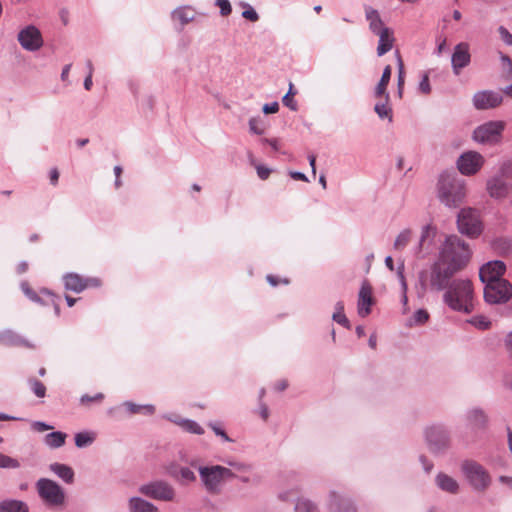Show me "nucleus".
<instances>
[{
	"label": "nucleus",
	"instance_id": "nucleus-23",
	"mask_svg": "<svg viewBox=\"0 0 512 512\" xmlns=\"http://www.w3.org/2000/svg\"><path fill=\"white\" fill-rule=\"evenodd\" d=\"M129 510L130 512H159L154 504L140 497H132L129 499Z\"/></svg>",
	"mask_w": 512,
	"mask_h": 512
},
{
	"label": "nucleus",
	"instance_id": "nucleus-38",
	"mask_svg": "<svg viewBox=\"0 0 512 512\" xmlns=\"http://www.w3.org/2000/svg\"><path fill=\"white\" fill-rule=\"evenodd\" d=\"M429 319V314L425 309H418L413 317L409 320L408 324L410 326L413 325H422L427 322Z\"/></svg>",
	"mask_w": 512,
	"mask_h": 512
},
{
	"label": "nucleus",
	"instance_id": "nucleus-21",
	"mask_svg": "<svg viewBox=\"0 0 512 512\" xmlns=\"http://www.w3.org/2000/svg\"><path fill=\"white\" fill-rule=\"evenodd\" d=\"M365 15L367 21L369 22V29L371 30L372 33L377 34L382 30L388 28L384 26L383 21L381 20V17L379 15V12L376 9L372 7H366Z\"/></svg>",
	"mask_w": 512,
	"mask_h": 512
},
{
	"label": "nucleus",
	"instance_id": "nucleus-5",
	"mask_svg": "<svg viewBox=\"0 0 512 512\" xmlns=\"http://www.w3.org/2000/svg\"><path fill=\"white\" fill-rule=\"evenodd\" d=\"M458 231L469 238H477L483 231L480 214L476 209L466 207L459 211L457 216Z\"/></svg>",
	"mask_w": 512,
	"mask_h": 512
},
{
	"label": "nucleus",
	"instance_id": "nucleus-60",
	"mask_svg": "<svg viewBox=\"0 0 512 512\" xmlns=\"http://www.w3.org/2000/svg\"><path fill=\"white\" fill-rule=\"evenodd\" d=\"M501 60H502L503 65L508 68L509 77H512V61H511V59L508 56L503 55L501 57Z\"/></svg>",
	"mask_w": 512,
	"mask_h": 512
},
{
	"label": "nucleus",
	"instance_id": "nucleus-30",
	"mask_svg": "<svg viewBox=\"0 0 512 512\" xmlns=\"http://www.w3.org/2000/svg\"><path fill=\"white\" fill-rule=\"evenodd\" d=\"M173 17L178 19L182 25L191 22L195 17V12L190 6H183L173 11Z\"/></svg>",
	"mask_w": 512,
	"mask_h": 512
},
{
	"label": "nucleus",
	"instance_id": "nucleus-4",
	"mask_svg": "<svg viewBox=\"0 0 512 512\" xmlns=\"http://www.w3.org/2000/svg\"><path fill=\"white\" fill-rule=\"evenodd\" d=\"M201 481L208 492H219L225 479L237 476L232 469L220 465L206 466L199 468Z\"/></svg>",
	"mask_w": 512,
	"mask_h": 512
},
{
	"label": "nucleus",
	"instance_id": "nucleus-24",
	"mask_svg": "<svg viewBox=\"0 0 512 512\" xmlns=\"http://www.w3.org/2000/svg\"><path fill=\"white\" fill-rule=\"evenodd\" d=\"M383 101L377 102L374 106V111L381 119H387L389 122L392 121V108L389 105V94H385L381 97Z\"/></svg>",
	"mask_w": 512,
	"mask_h": 512
},
{
	"label": "nucleus",
	"instance_id": "nucleus-44",
	"mask_svg": "<svg viewBox=\"0 0 512 512\" xmlns=\"http://www.w3.org/2000/svg\"><path fill=\"white\" fill-rule=\"evenodd\" d=\"M397 275H398V278H399V281H400V284H401V287H402V291H403L402 303H403L404 306H406L407 305V301H408V298H407V295H406L407 283H406V280H405V277H404V265L403 264H401L397 268Z\"/></svg>",
	"mask_w": 512,
	"mask_h": 512
},
{
	"label": "nucleus",
	"instance_id": "nucleus-64",
	"mask_svg": "<svg viewBox=\"0 0 512 512\" xmlns=\"http://www.w3.org/2000/svg\"><path fill=\"white\" fill-rule=\"evenodd\" d=\"M499 480L500 482H502L503 484L507 485L509 488L512 489V477L501 476Z\"/></svg>",
	"mask_w": 512,
	"mask_h": 512
},
{
	"label": "nucleus",
	"instance_id": "nucleus-31",
	"mask_svg": "<svg viewBox=\"0 0 512 512\" xmlns=\"http://www.w3.org/2000/svg\"><path fill=\"white\" fill-rule=\"evenodd\" d=\"M95 436L96 435L94 432H89V431L79 432L75 435V445L78 448L87 447L93 443V441L95 440Z\"/></svg>",
	"mask_w": 512,
	"mask_h": 512
},
{
	"label": "nucleus",
	"instance_id": "nucleus-39",
	"mask_svg": "<svg viewBox=\"0 0 512 512\" xmlns=\"http://www.w3.org/2000/svg\"><path fill=\"white\" fill-rule=\"evenodd\" d=\"M436 234V228L430 224L425 225L421 230V236L419 240L420 248L424 245L427 240H432Z\"/></svg>",
	"mask_w": 512,
	"mask_h": 512
},
{
	"label": "nucleus",
	"instance_id": "nucleus-12",
	"mask_svg": "<svg viewBox=\"0 0 512 512\" xmlns=\"http://www.w3.org/2000/svg\"><path fill=\"white\" fill-rule=\"evenodd\" d=\"M20 46L28 52H36L40 50L44 44V40L40 30L34 25H27L22 28L17 35Z\"/></svg>",
	"mask_w": 512,
	"mask_h": 512
},
{
	"label": "nucleus",
	"instance_id": "nucleus-62",
	"mask_svg": "<svg viewBox=\"0 0 512 512\" xmlns=\"http://www.w3.org/2000/svg\"><path fill=\"white\" fill-rule=\"evenodd\" d=\"M71 67L72 65L71 64H66L63 69H62V72H61V79L63 81H66L68 79V76H69V72L71 70Z\"/></svg>",
	"mask_w": 512,
	"mask_h": 512
},
{
	"label": "nucleus",
	"instance_id": "nucleus-56",
	"mask_svg": "<svg viewBox=\"0 0 512 512\" xmlns=\"http://www.w3.org/2000/svg\"><path fill=\"white\" fill-rule=\"evenodd\" d=\"M263 112L265 114H273L276 113L279 110V104L278 102L274 101L272 103L264 104L262 108Z\"/></svg>",
	"mask_w": 512,
	"mask_h": 512
},
{
	"label": "nucleus",
	"instance_id": "nucleus-37",
	"mask_svg": "<svg viewBox=\"0 0 512 512\" xmlns=\"http://www.w3.org/2000/svg\"><path fill=\"white\" fill-rule=\"evenodd\" d=\"M472 326L479 330H487L491 327V321L483 315H476L468 320Z\"/></svg>",
	"mask_w": 512,
	"mask_h": 512
},
{
	"label": "nucleus",
	"instance_id": "nucleus-57",
	"mask_svg": "<svg viewBox=\"0 0 512 512\" xmlns=\"http://www.w3.org/2000/svg\"><path fill=\"white\" fill-rule=\"evenodd\" d=\"M501 171L503 175H506L512 179V161H506L501 164Z\"/></svg>",
	"mask_w": 512,
	"mask_h": 512
},
{
	"label": "nucleus",
	"instance_id": "nucleus-6",
	"mask_svg": "<svg viewBox=\"0 0 512 512\" xmlns=\"http://www.w3.org/2000/svg\"><path fill=\"white\" fill-rule=\"evenodd\" d=\"M505 126V122L501 120L488 121L474 129L472 138L480 144H498L501 142Z\"/></svg>",
	"mask_w": 512,
	"mask_h": 512
},
{
	"label": "nucleus",
	"instance_id": "nucleus-32",
	"mask_svg": "<svg viewBox=\"0 0 512 512\" xmlns=\"http://www.w3.org/2000/svg\"><path fill=\"white\" fill-rule=\"evenodd\" d=\"M130 413L132 414H135V413H143V414H148V415H151L154 413L155 411V407L151 404H147V405H136L132 402H124L123 404Z\"/></svg>",
	"mask_w": 512,
	"mask_h": 512
},
{
	"label": "nucleus",
	"instance_id": "nucleus-9",
	"mask_svg": "<svg viewBox=\"0 0 512 512\" xmlns=\"http://www.w3.org/2000/svg\"><path fill=\"white\" fill-rule=\"evenodd\" d=\"M39 496L49 505H62L65 500V494L62 488L54 481L41 478L36 483Z\"/></svg>",
	"mask_w": 512,
	"mask_h": 512
},
{
	"label": "nucleus",
	"instance_id": "nucleus-46",
	"mask_svg": "<svg viewBox=\"0 0 512 512\" xmlns=\"http://www.w3.org/2000/svg\"><path fill=\"white\" fill-rule=\"evenodd\" d=\"M19 466H20V464H19L18 460L0 453V468H14L15 469V468H18Z\"/></svg>",
	"mask_w": 512,
	"mask_h": 512
},
{
	"label": "nucleus",
	"instance_id": "nucleus-47",
	"mask_svg": "<svg viewBox=\"0 0 512 512\" xmlns=\"http://www.w3.org/2000/svg\"><path fill=\"white\" fill-rule=\"evenodd\" d=\"M31 388L37 397L43 398L45 396L46 388L40 381H38V380L31 381Z\"/></svg>",
	"mask_w": 512,
	"mask_h": 512
},
{
	"label": "nucleus",
	"instance_id": "nucleus-26",
	"mask_svg": "<svg viewBox=\"0 0 512 512\" xmlns=\"http://www.w3.org/2000/svg\"><path fill=\"white\" fill-rule=\"evenodd\" d=\"M391 74H392L391 66L387 65L383 70L380 81L378 82V84L375 87V91H374L375 97H382L383 95L388 94L386 89H387L388 83L391 79Z\"/></svg>",
	"mask_w": 512,
	"mask_h": 512
},
{
	"label": "nucleus",
	"instance_id": "nucleus-17",
	"mask_svg": "<svg viewBox=\"0 0 512 512\" xmlns=\"http://www.w3.org/2000/svg\"><path fill=\"white\" fill-rule=\"evenodd\" d=\"M64 285L67 290L80 293L87 287L98 286L99 281L93 278L83 279L78 274L69 273L64 276Z\"/></svg>",
	"mask_w": 512,
	"mask_h": 512
},
{
	"label": "nucleus",
	"instance_id": "nucleus-16",
	"mask_svg": "<svg viewBox=\"0 0 512 512\" xmlns=\"http://www.w3.org/2000/svg\"><path fill=\"white\" fill-rule=\"evenodd\" d=\"M470 59L469 45L465 42L457 44L451 57V64L454 73L458 75L460 70L470 63Z\"/></svg>",
	"mask_w": 512,
	"mask_h": 512
},
{
	"label": "nucleus",
	"instance_id": "nucleus-59",
	"mask_svg": "<svg viewBox=\"0 0 512 512\" xmlns=\"http://www.w3.org/2000/svg\"><path fill=\"white\" fill-rule=\"evenodd\" d=\"M211 428L213 429L215 434L220 436L224 441H226V442L231 441V439L228 437V435L222 429L217 427L216 425H211Z\"/></svg>",
	"mask_w": 512,
	"mask_h": 512
},
{
	"label": "nucleus",
	"instance_id": "nucleus-29",
	"mask_svg": "<svg viewBox=\"0 0 512 512\" xmlns=\"http://www.w3.org/2000/svg\"><path fill=\"white\" fill-rule=\"evenodd\" d=\"M50 469L54 472L58 477L63 479L67 483H71L73 481L74 472L73 470L64 464L54 463L50 465Z\"/></svg>",
	"mask_w": 512,
	"mask_h": 512
},
{
	"label": "nucleus",
	"instance_id": "nucleus-2",
	"mask_svg": "<svg viewBox=\"0 0 512 512\" xmlns=\"http://www.w3.org/2000/svg\"><path fill=\"white\" fill-rule=\"evenodd\" d=\"M466 183L455 173L443 172L437 182V198L448 208H456L466 198Z\"/></svg>",
	"mask_w": 512,
	"mask_h": 512
},
{
	"label": "nucleus",
	"instance_id": "nucleus-28",
	"mask_svg": "<svg viewBox=\"0 0 512 512\" xmlns=\"http://www.w3.org/2000/svg\"><path fill=\"white\" fill-rule=\"evenodd\" d=\"M66 437L65 433L54 431L45 436L44 443L53 449L60 448L65 444Z\"/></svg>",
	"mask_w": 512,
	"mask_h": 512
},
{
	"label": "nucleus",
	"instance_id": "nucleus-40",
	"mask_svg": "<svg viewBox=\"0 0 512 512\" xmlns=\"http://www.w3.org/2000/svg\"><path fill=\"white\" fill-rule=\"evenodd\" d=\"M249 130L256 135H263L265 133V126L259 117H252L249 120Z\"/></svg>",
	"mask_w": 512,
	"mask_h": 512
},
{
	"label": "nucleus",
	"instance_id": "nucleus-43",
	"mask_svg": "<svg viewBox=\"0 0 512 512\" xmlns=\"http://www.w3.org/2000/svg\"><path fill=\"white\" fill-rule=\"evenodd\" d=\"M397 66H398V94L401 97L403 92V86H404V64L402 61V58L399 54H397Z\"/></svg>",
	"mask_w": 512,
	"mask_h": 512
},
{
	"label": "nucleus",
	"instance_id": "nucleus-22",
	"mask_svg": "<svg viewBox=\"0 0 512 512\" xmlns=\"http://www.w3.org/2000/svg\"><path fill=\"white\" fill-rule=\"evenodd\" d=\"M436 484L441 490L448 493H457L459 489L458 482L451 476L444 473H439L436 476Z\"/></svg>",
	"mask_w": 512,
	"mask_h": 512
},
{
	"label": "nucleus",
	"instance_id": "nucleus-14",
	"mask_svg": "<svg viewBox=\"0 0 512 512\" xmlns=\"http://www.w3.org/2000/svg\"><path fill=\"white\" fill-rule=\"evenodd\" d=\"M505 270L506 266L504 262L500 260L490 261L480 268L479 277L484 284L492 281H503L502 275Z\"/></svg>",
	"mask_w": 512,
	"mask_h": 512
},
{
	"label": "nucleus",
	"instance_id": "nucleus-45",
	"mask_svg": "<svg viewBox=\"0 0 512 512\" xmlns=\"http://www.w3.org/2000/svg\"><path fill=\"white\" fill-rule=\"evenodd\" d=\"M180 424L186 431L190 433L203 434L202 427L193 420H183Z\"/></svg>",
	"mask_w": 512,
	"mask_h": 512
},
{
	"label": "nucleus",
	"instance_id": "nucleus-8",
	"mask_svg": "<svg viewBox=\"0 0 512 512\" xmlns=\"http://www.w3.org/2000/svg\"><path fill=\"white\" fill-rule=\"evenodd\" d=\"M512 298V285L508 280L485 284L484 299L489 304H504Z\"/></svg>",
	"mask_w": 512,
	"mask_h": 512
},
{
	"label": "nucleus",
	"instance_id": "nucleus-20",
	"mask_svg": "<svg viewBox=\"0 0 512 512\" xmlns=\"http://www.w3.org/2000/svg\"><path fill=\"white\" fill-rule=\"evenodd\" d=\"M376 35L379 36L377 55L382 56L385 53L389 52L393 47L395 40L393 36V31L390 28H387L377 33Z\"/></svg>",
	"mask_w": 512,
	"mask_h": 512
},
{
	"label": "nucleus",
	"instance_id": "nucleus-61",
	"mask_svg": "<svg viewBox=\"0 0 512 512\" xmlns=\"http://www.w3.org/2000/svg\"><path fill=\"white\" fill-rule=\"evenodd\" d=\"M290 176L295 180H300V181H304V182L308 181V178L306 177V175L299 171H291Z\"/></svg>",
	"mask_w": 512,
	"mask_h": 512
},
{
	"label": "nucleus",
	"instance_id": "nucleus-51",
	"mask_svg": "<svg viewBox=\"0 0 512 512\" xmlns=\"http://www.w3.org/2000/svg\"><path fill=\"white\" fill-rule=\"evenodd\" d=\"M469 417L475 423V425H480L485 422V415L480 410L471 411Z\"/></svg>",
	"mask_w": 512,
	"mask_h": 512
},
{
	"label": "nucleus",
	"instance_id": "nucleus-36",
	"mask_svg": "<svg viewBox=\"0 0 512 512\" xmlns=\"http://www.w3.org/2000/svg\"><path fill=\"white\" fill-rule=\"evenodd\" d=\"M330 510L331 512H354V510L346 503H343L336 494H332Z\"/></svg>",
	"mask_w": 512,
	"mask_h": 512
},
{
	"label": "nucleus",
	"instance_id": "nucleus-50",
	"mask_svg": "<svg viewBox=\"0 0 512 512\" xmlns=\"http://www.w3.org/2000/svg\"><path fill=\"white\" fill-rule=\"evenodd\" d=\"M104 399V394L97 393L94 396L83 395L80 398V403L83 405H89L91 402H101Z\"/></svg>",
	"mask_w": 512,
	"mask_h": 512
},
{
	"label": "nucleus",
	"instance_id": "nucleus-25",
	"mask_svg": "<svg viewBox=\"0 0 512 512\" xmlns=\"http://www.w3.org/2000/svg\"><path fill=\"white\" fill-rule=\"evenodd\" d=\"M228 465L233 468L232 472L237 475L234 476L233 478H240L244 482L254 480L253 477L249 476L252 470V467L250 465L238 462H228Z\"/></svg>",
	"mask_w": 512,
	"mask_h": 512
},
{
	"label": "nucleus",
	"instance_id": "nucleus-1",
	"mask_svg": "<svg viewBox=\"0 0 512 512\" xmlns=\"http://www.w3.org/2000/svg\"><path fill=\"white\" fill-rule=\"evenodd\" d=\"M472 257L470 245L457 235H448L439 249L431 268L430 286L436 291L445 289L454 274L463 270Z\"/></svg>",
	"mask_w": 512,
	"mask_h": 512
},
{
	"label": "nucleus",
	"instance_id": "nucleus-42",
	"mask_svg": "<svg viewBox=\"0 0 512 512\" xmlns=\"http://www.w3.org/2000/svg\"><path fill=\"white\" fill-rule=\"evenodd\" d=\"M19 341V337L10 330H6L0 333V343L2 344L13 345L18 344Z\"/></svg>",
	"mask_w": 512,
	"mask_h": 512
},
{
	"label": "nucleus",
	"instance_id": "nucleus-54",
	"mask_svg": "<svg viewBox=\"0 0 512 512\" xmlns=\"http://www.w3.org/2000/svg\"><path fill=\"white\" fill-rule=\"evenodd\" d=\"M31 427H32V429L34 431H37V432H44V431L52 430L53 429V426L48 425V424H46L45 422H42V421H34V422H32Z\"/></svg>",
	"mask_w": 512,
	"mask_h": 512
},
{
	"label": "nucleus",
	"instance_id": "nucleus-33",
	"mask_svg": "<svg viewBox=\"0 0 512 512\" xmlns=\"http://www.w3.org/2000/svg\"><path fill=\"white\" fill-rule=\"evenodd\" d=\"M438 438L440 442L444 443L446 436L438 427H430L426 430V439L430 444H437Z\"/></svg>",
	"mask_w": 512,
	"mask_h": 512
},
{
	"label": "nucleus",
	"instance_id": "nucleus-3",
	"mask_svg": "<svg viewBox=\"0 0 512 512\" xmlns=\"http://www.w3.org/2000/svg\"><path fill=\"white\" fill-rule=\"evenodd\" d=\"M444 302L454 311L471 313L474 310V293L468 279H457L445 287Z\"/></svg>",
	"mask_w": 512,
	"mask_h": 512
},
{
	"label": "nucleus",
	"instance_id": "nucleus-18",
	"mask_svg": "<svg viewBox=\"0 0 512 512\" xmlns=\"http://www.w3.org/2000/svg\"><path fill=\"white\" fill-rule=\"evenodd\" d=\"M372 303H373L372 288L367 281H364L361 284L359 294H358V302H357L358 314L361 317H366L371 312Z\"/></svg>",
	"mask_w": 512,
	"mask_h": 512
},
{
	"label": "nucleus",
	"instance_id": "nucleus-19",
	"mask_svg": "<svg viewBox=\"0 0 512 512\" xmlns=\"http://www.w3.org/2000/svg\"><path fill=\"white\" fill-rule=\"evenodd\" d=\"M167 474L180 484H189L196 480L195 473L188 467L172 463L167 466Z\"/></svg>",
	"mask_w": 512,
	"mask_h": 512
},
{
	"label": "nucleus",
	"instance_id": "nucleus-34",
	"mask_svg": "<svg viewBox=\"0 0 512 512\" xmlns=\"http://www.w3.org/2000/svg\"><path fill=\"white\" fill-rule=\"evenodd\" d=\"M411 236H412V232L410 229H404L402 230L396 237L395 241H394V248L396 250H402L404 249L407 244L409 243L410 239H411Z\"/></svg>",
	"mask_w": 512,
	"mask_h": 512
},
{
	"label": "nucleus",
	"instance_id": "nucleus-13",
	"mask_svg": "<svg viewBox=\"0 0 512 512\" xmlns=\"http://www.w3.org/2000/svg\"><path fill=\"white\" fill-rule=\"evenodd\" d=\"M139 492L147 497L162 501H172L175 496L174 488L164 481L143 484L139 487Z\"/></svg>",
	"mask_w": 512,
	"mask_h": 512
},
{
	"label": "nucleus",
	"instance_id": "nucleus-11",
	"mask_svg": "<svg viewBox=\"0 0 512 512\" xmlns=\"http://www.w3.org/2000/svg\"><path fill=\"white\" fill-rule=\"evenodd\" d=\"M486 190L491 198H507L512 194V179L503 175L500 167L498 174L487 180Z\"/></svg>",
	"mask_w": 512,
	"mask_h": 512
},
{
	"label": "nucleus",
	"instance_id": "nucleus-52",
	"mask_svg": "<svg viewBox=\"0 0 512 512\" xmlns=\"http://www.w3.org/2000/svg\"><path fill=\"white\" fill-rule=\"evenodd\" d=\"M498 31L502 41L505 44L512 46V34L503 26H500Z\"/></svg>",
	"mask_w": 512,
	"mask_h": 512
},
{
	"label": "nucleus",
	"instance_id": "nucleus-53",
	"mask_svg": "<svg viewBox=\"0 0 512 512\" xmlns=\"http://www.w3.org/2000/svg\"><path fill=\"white\" fill-rule=\"evenodd\" d=\"M247 7L248 8L242 12V16L252 22L258 21L259 15L257 12L251 6L247 5Z\"/></svg>",
	"mask_w": 512,
	"mask_h": 512
},
{
	"label": "nucleus",
	"instance_id": "nucleus-15",
	"mask_svg": "<svg viewBox=\"0 0 512 512\" xmlns=\"http://www.w3.org/2000/svg\"><path fill=\"white\" fill-rule=\"evenodd\" d=\"M502 96L494 91H479L473 96V104L478 110H486L499 106L502 103Z\"/></svg>",
	"mask_w": 512,
	"mask_h": 512
},
{
	"label": "nucleus",
	"instance_id": "nucleus-63",
	"mask_svg": "<svg viewBox=\"0 0 512 512\" xmlns=\"http://www.w3.org/2000/svg\"><path fill=\"white\" fill-rule=\"evenodd\" d=\"M505 346L510 354H512V331L506 336Z\"/></svg>",
	"mask_w": 512,
	"mask_h": 512
},
{
	"label": "nucleus",
	"instance_id": "nucleus-48",
	"mask_svg": "<svg viewBox=\"0 0 512 512\" xmlns=\"http://www.w3.org/2000/svg\"><path fill=\"white\" fill-rule=\"evenodd\" d=\"M215 4L220 8V14L222 16H227L232 11L229 0H215Z\"/></svg>",
	"mask_w": 512,
	"mask_h": 512
},
{
	"label": "nucleus",
	"instance_id": "nucleus-49",
	"mask_svg": "<svg viewBox=\"0 0 512 512\" xmlns=\"http://www.w3.org/2000/svg\"><path fill=\"white\" fill-rule=\"evenodd\" d=\"M292 83H290L289 91L288 93L283 97L282 101L285 106L290 108L292 111L297 110V103L293 98L290 97V94H292Z\"/></svg>",
	"mask_w": 512,
	"mask_h": 512
},
{
	"label": "nucleus",
	"instance_id": "nucleus-7",
	"mask_svg": "<svg viewBox=\"0 0 512 512\" xmlns=\"http://www.w3.org/2000/svg\"><path fill=\"white\" fill-rule=\"evenodd\" d=\"M461 471L471 486L477 490H484L490 484L489 474L483 466L475 461H463Z\"/></svg>",
	"mask_w": 512,
	"mask_h": 512
},
{
	"label": "nucleus",
	"instance_id": "nucleus-10",
	"mask_svg": "<svg viewBox=\"0 0 512 512\" xmlns=\"http://www.w3.org/2000/svg\"><path fill=\"white\" fill-rule=\"evenodd\" d=\"M484 164V156L481 153L472 150L462 153L456 161L458 171L464 176H473L477 174Z\"/></svg>",
	"mask_w": 512,
	"mask_h": 512
},
{
	"label": "nucleus",
	"instance_id": "nucleus-55",
	"mask_svg": "<svg viewBox=\"0 0 512 512\" xmlns=\"http://www.w3.org/2000/svg\"><path fill=\"white\" fill-rule=\"evenodd\" d=\"M419 90L424 94H429L431 91L430 83H429V77L427 74H424L420 83H419Z\"/></svg>",
	"mask_w": 512,
	"mask_h": 512
},
{
	"label": "nucleus",
	"instance_id": "nucleus-35",
	"mask_svg": "<svg viewBox=\"0 0 512 512\" xmlns=\"http://www.w3.org/2000/svg\"><path fill=\"white\" fill-rule=\"evenodd\" d=\"M332 319L335 322H337V323H339V324L349 328V321H348L347 317L344 314V305H343L342 302L339 301V302L336 303L335 311H334V313L332 315Z\"/></svg>",
	"mask_w": 512,
	"mask_h": 512
},
{
	"label": "nucleus",
	"instance_id": "nucleus-27",
	"mask_svg": "<svg viewBox=\"0 0 512 512\" xmlns=\"http://www.w3.org/2000/svg\"><path fill=\"white\" fill-rule=\"evenodd\" d=\"M0 512H28V506L23 501L5 500L0 503Z\"/></svg>",
	"mask_w": 512,
	"mask_h": 512
},
{
	"label": "nucleus",
	"instance_id": "nucleus-41",
	"mask_svg": "<svg viewBox=\"0 0 512 512\" xmlns=\"http://www.w3.org/2000/svg\"><path fill=\"white\" fill-rule=\"evenodd\" d=\"M296 512H318L316 506L307 499H299L295 506Z\"/></svg>",
	"mask_w": 512,
	"mask_h": 512
},
{
	"label": "nucleus",
	"instance_id": "nucleus-58",
	"mask_svg": "<svg viewBox=\"0 0 512 512\" xmlns=\"http://www.w3.org/2000/svg\"><path fill=\"white\" fill-rule=\"evenodd\" d=\"M270 172H271V170L267 167H264L261 165L257 167V174H258L259 178H261L263 180L267 179L269 177Z\"/></svg>",
	"mask_w": 512,
	"mask_h": 512
}]
</instances>
